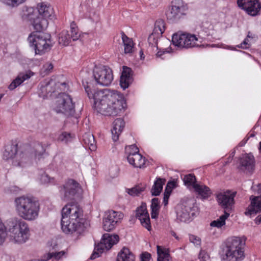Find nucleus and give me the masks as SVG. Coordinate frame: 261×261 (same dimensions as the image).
Masks as SVG:
<instances>
[{"instance_id": "54", "label": "nucleus", "mask_w": 261, "mask_h": 261, "mask_svg": "<svg viewBox=\"0 0 261 261\" xmlns=\"http://www.w3.org/2000/svg\"><path fill=\"white\" fill-rule=\"evenodd\" d=\"M169 51H168L167 50H164V51H159L157 53H156V56L158 57H161L165 53H169Z\"/></svg>"}, {"instance_id": "48", "label": "nucleus", "mask_w": 261, "mask_h": 261, "mask_svg": "<svg viewBox=\"0 0 261 261\" xmlns=\"http://www.w3.org/2000/svg\"><path fill=\"white\" fill-rule=\"evenodd\" d=\"M141 261H152L151 254L147 252L141 254Z\"/></svg>"}, {"instance_id": "45", "label": "nucleus", "mask_w": 261, "mask_h": 261, "mask_svg": "<svg viewBox=\"0 0 261 261\" xmlns=\"http://www.w3.org/2000/svg\"><path fill=\"white\" fill-rule=\"evenodd\" d=\"M72 137L70 133L67 132H64L61 134L59 136V139L62 142L67 143L70 141Z\"/></svg>"}, {"instance_id": "19", "label": "nucleus", "mask_w": 261, "mask_h": 261, "mask_svg": "<svg viewBox=\"0 0 261 261\" xmlns=\"http://www.w3.org/2000/svg\"><path fill=\"white\" fill-rule=\"evenodd\" d=\"M251 203L246 208L245 214L246 216H251L261 212V196H251L250 197Z\"/></svg>"}, {"instance_id": "43", "label": "nucleus", "mask_w": 261, "mask_h": 261, "mask_svg": "<svg viewBox=\"0 0 261 261\" xmlns=\"http://www.w3.org/2000/svg\"><path fill=\"white\" fill-rule=\"evenodd\" d=\"M132 81V78H126L124 75H121L120 79V85L123 89L128 88Z\"/></svg>"}, {"instance_id": "41", "label": "nucleus", "mask_w": 261, "mask_h": 261, "mask_svg": "<svg viewBox=\"0 0 261 261\" xmlns=\"http://www.w3.org/2000/svg\"><path fill=\"white\" fill-rule=\"evenodd\" d=\"M34 156L36 159L40 160L45 153V149L41 143H36L34 147Z\"/></svg>"}, {"instance_id": "7", "label": "nucleus", "mask_w": 261, "mask_h": 261, "mask_svg": "<svg viewBox=\"0 0 261 261\" xmlns=\"http://www.w3.org/2000/svg\"><path fill=\"white\" fill-rule=\"evenodd\" d=\"M57 113H61L67 117L73 116L75 113V105L69 94L62 93L57 96L54 106Z\"/></svg>"}, {"instance_id": "3", "label": "nucleus", "mask_w": 261, "mask_h": 261, "mask_svg": "<svg viewBox=\"0 0 261 261\" xmlns=\"http://www.w3.org/2000/svg\"><path fill=\"white\" fill-rule=\"evenodd\" d=\"M15 204L17 213L22 219L31 221L38 217L40 204L35 198L22 196L15 199Z\"/></svg>"}, {"instance_id": "53", "label": "nucleus", "mask_w": 261, "mask_h": 261, "mask_svg": "<svg viewBox=\"0 0 261 261\" xmlns=\"http://www.w3.org/2000/svg\"><path fill=\"white\" fill-rule=\"evenodd\" d=\"M248 38H245V40L243 41V42L238 46L239 47L242 48H247L249 47V45L248 44Z\"/></svg>"}, {"instance_id": "35", "label": "nucleus", "mask_w": 261, "mask_h": 261, "mask_svg": "<svg viewBox=\"0 0 261 261\" xmlns=\"http://www.w3.org/2000/svg\"><path fill=\"white\" fill-rule=\"evenodd\" d=\"M64 251H61L60 252H48L43 256V258L40 260L34 259L32 261H47L50 259L54 258L56 260H58L61 258L65 254Z\"/></svg>"}, {"instance_id": "55", "label": "nucleus", "mask_w": 261, "mask_h": 261, "mask_svg": "<svg viewBox=\"0 0 261 261\" xmlns=\"http://www.w3.org/2000/svg\"><path fill=\"white\" fill-rule=\"evenodd\" d=\"M255 222L256 224H259L261 223V214L258 215L255 219Z\"/></svg>"}, {"instance_id": "49", "label": "nucleus", "mask_w": 261, "mask_h": 261, "mask_svg": "<svg viewBox=\"0 0 261 261\" xmlns=\"http://www.w3.org/2000/svg\"><path fill=\"white\" fill-rule=\"evenodd\" d=\"M132 70L130 68L124 67L123 70L122 72L121 75H124L126 78H131L130 72Z\"/></svg>"}, {"instance_id": "38", "label": "nucleus", "mask_w": 261, "mask_h": 261, "mask_svg": "<svg viewBox=\"0 0 261 261\" xmlns=\"http://www.w3.org/2000/svg\"><path fill=\"white\" fill-rule=\"evenodd\" d=\"M229 215L230 214L229 213L226 212L224 213V214L221 215L217 220L213 221L211 223V226L221 228L225 224V220Z\"/></svg>"}, {"instance_id": "26", "label": "nucleus", "mask_w": 261, "mask_h": 261, "mask_svg": "<svg viewBox=\"0 0 261 261\" xmlns=\"http://www.w3.org/2000/svg\"><path fill=\"white\" fill-rule=\"evenodd\" d=\"M17 152V145L12 143L8 144L5 147L3 158L5 160H9L13 158Z\"/></svg>"}, {"instance_id": "2", "label": "nucleus", "mask_w": 261, "mask_h": 261, "mask_svg": "<svg viewBox=\"0 0 261 261\" xmlns=\"http://www.w3.org/2000/svg\"><path fill=\"white\" fill-rule=\"evenodd\" d=\"M85 221L83 211L77 203H69L62 208L61 224L65 233H81L85 228Z\"/></svg>"}, {"instance_id": "50", "label": "nucleus", "mask_w": 261, "mask_h": 261, "mask_svg": "<svg viewBox=\"0 0 261 261\" xmlns=\"http://www.w3.org/2000/svg\"><path fill=\"white\" fill-rule=\"evenodd\" d=\"M171 194V191H167L165 190L164 194L163 203L165 205L168 204V199Z\"/></svg>"}, {"instance_id": "5", "label": "nucleus", "mask_w": 261, "mask_h": 261, "mask_svg": "<svg viewBox=\"0 0 261 261\" xmlns=\"http://www.w3.org/2000/svg\"><path fill=\"white\" fill-rule=\"evenodd\" d=\"M245 241L233 237L227 240L223 249V259L226 261H242L245 257L244 247Z\"/></svg>"}, {"instance_id": "20", "label": "nucleus", "mask_w": 261, "mask_h": 261, "mask_svg": "<svg viewBox=\"0 0 261 261\" xmlns=\"http://www.w3.org/2000/svg\"><path fill=\"white\" fill-rule=\"evenodd\" d=\"M37 9L39 16L45 18L47 21L53 19L55 17V13L53 7L49 4L42 3L38 4Z\"/></svg>"}, {"instance_id": "22", "label": "nucleus", "mask_w": 261, "mask_h": 261, "mask_svg": "<svg viewBox=\"0 0 261 261\" xmlns=\"http://www.w3.org/2000/svg\"><path fill=\"white\" fill-rule=\"evenodd\" d=\"M254 166V159L251 154L243 155L240 159L239 168L243 171L252 170Z\"/></svg>"}, {"instance_id": "14", "label": "nucleus", "mask_w": 261, "mask_h": 261, "mask_svg": "<svg viewBox=\"0 0 261 261\" xmlns=\"http://www.w3.org/2000/svg\"><path fill=\"white\" fill-rule=\"evenodd\" d=\"M123 218V214L120 212L109 211L105 213L103 218V228L105 231L112 230Z\"/></svg>"}, {"instance_id": "30", "label": "nucleus", "mask_w": 261, "mask_h": 261, "mask_svg": "<svg viewBox=\"0 0 261 261\" xmlns=\"http://www.w3.org/2000/svg\"><path fill=\"white\" fill-rule=\"evenodd\" d=\"M166 180L164 178H158L154 181L152 186L151 193L153 196H158L163 190V186L165 184Z\"/></svg>"}, {"instance_id": "34", "label": "nucleus", "mask_w": 261, "mask_h": 261, "mask_svg": "<svg viewBox=\"0 0 261 261\" xmlns=\"http://www.w3.org/2000/svg\"><path fill=\"white\" fill-rule=\"evenodd\" d=\"M122 39L124 46V53H131L133 50V41L129 38L123 32L121 33Z\"/></svg>"}, {"instance_id": "12", "label": "nucleus", "mask_w": 261, "mask_h": 261, "mask_svg": "<svg viewBox=\"0 0 261 261\" xmlns=\"http://www.w3.org/2000/svg\"><path fill=\"white\" fill-rule=\"evenodd\" d=\"M139 152L138 148L135 145L125 147V152L127 154V159L129 163L135 168H144L146 159Z\"/></svg>"}, {"instance_id": "56", "label": "nucleus", "mask_w": 261, "mask_h": 261, "mask_svg": "<svg viewBox=\"0 0 261 261\" xmlns=\"http://www.w3.org/2000/svg\"><path fill=\"white\" fill-rule=\"evenodd\" d=\"M171 235L172 236L174 237L176 239L178 240L179 238H178V236L176 235V233L174 231H171Z\"/></svg>"}, {"instance_id": "15", "label": "nucleus", "mask_w": 261, "mask_h": 261, "mask_svg": "<svg viewBox=\"0 0 261 261\" xmlns=\"http://www.w3.org/2000/svg\"><path fill=\"white\" fill-rule=\"evenodd\" d=\"M81 190L79 183L73 179H69L61 187L60 191L63 194L62 199L67 201L74 198L75 195Z\"/></svg>"}, {"instance_id": "13", "label": "nucleus", "mask_w": 261, "mask_h": 261, "mask_svg": "<svg viewBox=\"0 0 261 261\" xmlns=\"http://www.w3.org/2000/svg\"><path fill=\"white\" fill-rule=\"evenodd\" d=\"M187 10V6L182 0H174L166 12V16L168 19L172 22L176 21L186 15Z\"/></svg>"}, {"instance_id": "44", "label": "nucleus", "mask_w": 261, "mask_h": 261, "mask_svg": "<svg viewBox=\"0 0 261 261\" xmlns=\"http://www.w3.org/2000/svg\"><path fill=\"white\" fill-rule=\"evenodd\" d=\"M40 180L43 184H47L51 183L54 184L55 183V179L53 177H50L47 174H42L40 178Z\"/></svg>"}, {"instance_id": "58", "label": "nucleus", "mask_w": 261, "mask_h": 261, "mask_svg": "<svg viewBox=\"0 0 261 261\" xmlns=\"http://www.w3.org/2000/svg\"><path fill=\"white\" fill-rule=\"evenodd\" d=\"M259 150L260 152H261V142L259 143Z\"/></svg>"}, {"instance_id": "40", "label": "nucleus", "mask_w": 261, "mask_h": 261, "mask_svg": "<svg viewBox=\"0 0 261 261\" xmlns=\"http://www.w3.org/2000/svg\"><path fill=\"white\" fill-rule=\"evenodd\" d=\"M70 36L72 41L77 40L81 36L79 29L74 22H72L70 24Z\"/></svg>"}, {"instance_id": "51", "label": "nucleus", "mask_w": 261, "mask_h": 261, "mask_svg": "<svg viewBox=\"0 0 261 261\" xmlns=\"http://www.w3.org/2000/svg\"><path fill=\"white\" fill-rule=\"evenodd\" d=\"M176 182L174 181H169L166 187V189L167 191H172V189L175 187Z\"/></svg>"}, {"instance_id": "18", "label": "nucleus", "mask_w": 261, "mask_h": 261, "mask_svg": "<svg viewBox=\"0 0 261 261\" xmlns=\"http://www.w3.org/2000/svg\"><path fill=\"white\" fill-rule=\"evenodd\" d=\"M136 217L138 218L141 225L148 231L151 229L149 215L145 205H142L136 211Z\"/></svg>"}, {"instance_id": "33", "label": "nucleus", "mask_w": 261, "mask_h": 261, "mask_svg": "<svg viewBox=\"0 0 261 261\" xmlns=\"http://www.w3.org/2000/svg\"><path fill=\"white\" fill-rule=\"evenodd\" d=\"M146 187V186L145 184H139L132 188L126 189V192L132 196H139V194L145 190Z\"/></svg>"}, {"instance_id": "27", "label": "nucleus", "mask_w": 261, "mask_h": 261, "mask_svg": "<svg viewBox=\"0 0 261 261\" xmlns=\"http://www.w3.org/2000/svg\"><path fill=\"white\" fill-rule=\"evenodd\" d=\"M117 261H135V257L128 248L123 247L118 254Z\"/></svg>"}, {"instance_id": "9", "label": "nucleus", "mask_w": 261, "mask_h": 261, "mask_svg": "<svg viewBox=\"0 0 261 261\" xmlns=\"http://www.w3.org/2000/svg\"><path fill=\"white\" fill-rule=\"evenodd\" d=\"M236 194V192L229 190L218 192L215 194L218 204L224 210V213L226 212L230 214L233 211Z\"/></svg>"}, {"instance_id": "57", "label": "nucleus", "mask_w": 261, "mask_h": 261, "mask_svg": "<svg viewBox=\"0 0 261 261\" xmlns=\"http://www.w3.org/2000/svg\"><path fill=\"white\" fill-rule=\"evenodd\" d=\"M258 193H261V185L258 186Z\"/></svg>"}, {"instance_id": "47", "label": "nucleus", "mask_w": 261, "mask_h": 261, "mask_svg": "<svg viewBox=\"0 0 261 261\" xmlns=\"http://www.w3.org/2000/svg\"><path fill=\"white\" fill-rule=\"evenodd\" d=\"M189 239L191 242L194 243L196 245H199L201 243L200 239L199 237L195 236L194 235L190 236Z\"/></svg>"}, {"instance_id": "42", "label": "nucleus", "mask_w": 261, "mask_h": 261, "mask_svg": "<svg viewBox=\"0 0 261 261\" xmlns=\"http://www.w3.org/2000/svg\"><path fill=\"white\" fill-rule=\"evenodd\" d=\"M184 184L187 186H192L193 187L194 184H197L196 182V177L194 175L189 174L184 176Z\"/></svg>"}, {"instance_id": "46", "label": "nucleus", "mask_w": 261, "mask_h": 261, "mask_svg": "<svg viewBox=\"0 0 261 261\" xmlns=\"http://www.w3.org/2000/svg\"><path fill=\"white\" fill-rule=\"evenodd\" d=\"M3 3L11 6H17L22 3L25 0H0Z\"/></svg>"}, {"instance_id": "25", "label": "nucleus", "mask_w": 261, "mask_h": 261, "mask_svg": "<svg viewBox=\"0 0 261 261\" xmlns=\"http://www.w3.org/2000/svg\"><path fill=\"white\" fill-rule=\"evenodd\" d=\"M33 74V72L31 71L19 73L16 79L9 86V89L11 90H14L24 81L29 79Z\"/></svg>"}, {"instance_id": "29", "label": "nucleus", "mask_w": 261, "mask_h": 261, "mask_svg": "<svg viewBox=\"0 0 261 261\" xmlns=\"http://www.w3.org/2000/svg\"><path fill=\"white\" fill-rule=\"evenodd\" d=\"M55 85V82L53 80H49L44 85H41L40 88L39 95L44 98L47 96V94L54 92L55 89L51 88V86Z\"/></svg>"}, {"instance_id": "59", "label": "nucleus", "mask_w": 261, "mask_h": 261, "mask_svg": "<svg viewBox=\"0 0 261 261\" xmlns=\"http://www.w3.org/2000/svg\"><path fill=\"white\" fill-rule=\"evenodd\" d=\"M129 151H130V152H133L134 151V150H133V149H130V150H129Z\"/></svg>"}, {"instance_id": "4", "label": "nucleus", "mask_w": 261, "mask_h": 261, "mask_svg": "<svg viewBox=\"0 0 261 261\" xmlns=\"http://www.w3.org/2000/svg\"><path fill=\"white\" fill-rule=\"evenodd\" d=\"M8 232L11 241L18 244L25 243L30 235L28 224L17 218H13L9 221Z\"/></svg>"}, {"instance_id": "24", "label": "nucleus", "mask_w": 261, "mask_h": 261, "mask_svg": "<svg viewBox=\"0 0 261 261\" xmlns=\"http://www.w3.org/2000/svg\"><path fill=\"white\" fill-rule=\"evenodd\" d=\"M125 125V122L121 118H117L113 122V128L111 129L112 139L116 141L119 139V136L122 131Z\"/></svg>"}, {"instance_id": "11", "label": "nucleus", "mask_w": 261, "mask_h": 261, "mask_svg": "<svg viewBox=\"0 0 261 261\" xmlns=\"http://www.w3.org/2000/svg\"><path fill=\"white\" fill-rule=\"evenodd\" d=\"M93 76L98 84L105 86L110 85L113 80L112 70L105 66L95 67L93 70Z\"/></svg>"}, {"instance_id": "31", "label": "nucleus", "mask_w": 261, "mask_h": 261, "mask_svg": "<svg viewBox=\"0 0 261 261\" xmlns=\"http://www.w3.org/2000/svg\"><path fill=\"white\" fill-rule=\"evenodd\" d=\"M165 30V22L162 19H159L155 21L153 33L149 37V40L152 38L154 39V34L162 35Z\"/></svg>"}, {"instance_id": "17", "label": "nucleus", "mask_w": 261, "mask_h": 261, "mask_svg": "<svg viewBox=\"0 0 261 261\" xmlns=\"http://www.w3.org/2000/svg\"><path fill=\"white\" fill-rule=\"evenodd\" d=\"M193 201L188 199L183 201L176 207L177 218L181 222H186L190 219V213L192 211Z\"/></svg>"}, {"instance_id": "28", "label": "nucleus", "mask_w": 261, "mask_h": 261, "mask_svg": "<svg viewBox=\"0 0 261 261\" xmlns=\"http://www.w3.org/2000/svg\"><path fill=\"white\" fill-rule=\"evenodd\" d=\"M193 188L195 191L203 198H208L212 194L210 189L204 185L194 184Z\"/></svg>"}, {"instance_id": "1", "label": "nucleus", "mask_w": 261, "mask_h": 261, "mask_svg": "<svg viewBox=\"0 0 261 261\" xmlns=\"http://www.w3.org/2000/svg\"><path fill=\"white\" fill-rule=\"evenodd\" d=\"M83 85L89 98L94 99V108L98 113L114 116L119 114L125 108L124 96L117 91L105 89L93 92L89 86H86L84 83Z\"/></svg>"}, {"instance_id": "21", "label": "nucleus", "mask_w": 261, "mask_h": 261, "mask_svg": "<svg viewBox=\"0 0 261 261\" xmlns=\"http://www.w3.org/2000/svg\"><path fill=\"white\" fill-rule=\"evenodd\" d=\"M31 155L28 151H24L20 153L15 161H13L12 164L14 166L25 167L31 163Z\"/></svg>"}, {"instance_id": "37", "label": "nucleus", "mask_w": 261, "mask_h": 261, "mask_svg": "<svg viewBox=\"0 0 261 261\" xmlns=\"http://www.w3.org/2000/svg\"><path fill=\"white\" fill-rule=\"evenodd\" d=\"M83 137L84 143L89 146L91 150H94L96 147L93 135L90 133H86L83 135Z\"/></svg>"}, {"instance_id": "36", "label": "nucleus", "mask_w": 261, "mask_h": 261, "mask_svg": "<svg viewBox=\"0 0 261 261\" xmlns=\"http://www.w3.org/2000/svg\"><path fill=\"white\" fill-rule=\"evenodd\" d=\"M150 207L151 209V218H157L159 215V211L160 209V201L158 198H154L152 199Z\"/></svg>"}, {"instance_id": "10", "label": "nucleus", "mask_w": 261, "mask_h": 261, "mask_svg": "<svg viewBox=\"0 0 261 261\" xmlns=\"http://www.w3.org/2000/svg\"><path fill=\"white\" fill-rule=\"evenodd\" d=\"M119 236L117 234L105 233L103 234L100 242L94 248V251L90 256L91 259H94L100 256V254L105 250H108L119 241Z\"/></svg>"}, {"instance_id": "23", "label": "nucleus", "mask_w": 261, "mask_h": 261, "mask_svg": "<svg viewBox=\"0 0 261 261\" xmlns=\"http://www.w3.org/2000/svg\"><path fill=\"white\" fill-rule=\"evenodd\" d=\"M30 20L34 29L38 32L45 30L48 24V21L38 15L34 18H31Z\"/></svg>"}, {"instance_id": "32", "label": "nucleus", "mask_w": 261, "mask_h": 261, "mask_svg": "<svg viewBox=\"0 0 261 261\" xmlns=\"http://www.w3.org/2000/svg\"><path fill=\"white\" fill-rule=\"evenodd\" d=\"M71 40L69 32L68 31L63 30L59 35L58 42L62 46L68 45Z\"/></svg>"}, {"instance_id": "6", "label": "nucleus", "mask_w": 261, "mask_h": 261, "mask_svg": "<svg viewBox=\"0 0 261 261\" xmlns=\"http://www.w3.org/2000/svg\"><path fill=\"white\" fill-rule=\"evenodd\" d=\"M51 36L49 34L32 33L29 36L28 40L33 46L35 54L42 55L48 51L52 46Z\"/></svg>"}, {"instance_id": "52", "label": "nucleus", "mask_w": 261, "mask_h": 261, "mask_svg": "<svg viewBox=\"0 0 261 261\" xmlns=\"http://www.w3.org/2000/svg\"><path fill=\"white\" fill-rule=\"evenodd\" d=\"M54 66L51 63H47L44 66L46 73H49L53 69Z\"/></svg>"}, {"instance_id": "16", "label": "nucleus", "mask_w": 261, "mask_h": 261, "mask_svg": "<svg viewBox=\"0 0 261 261\" xmlns=\"http://www.w3.org/2000/svg\"><path fill=\"white\" fill-rule=\"evenodd\" d=\"M237 4L251 16L258 15L261 10V4L258 0H237Z\"/></svg>"}, {"instance_id": "8", "label": "nucleus", "mask_w": 261, "mask_h": 261, "mask_svg": "<svg viewBox=\"0 0 261 261\" xmlns=\"http://www.w3.org/2000/svg\"><path fill=\"white\" fill-rule=\"evenodd\" d=\"M203 38L199 35L197 37L194 34L189 33H176L173 35L172 41L173 44L181 48H191L198 46L197 41Z\"/></svg>"}, {"instance_id": "39", "label": "nucleus", "mask_w": 261, "mask_h": 261, "mask_svg": "<svg viewBox=\"0 0 261 261\" xmlns=\"http://www.w3.org/2000/svg\"><path fill=\"white\" fill-rule=\"evenodd\" d=\"M158 261H169L170 255L161 246H157Z\"/></svg>"}]
</instances>
